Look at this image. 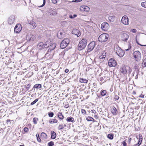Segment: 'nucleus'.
I'll list each match as a JSON object with an SVG mask.
<instances>
[{
  "label": "nucleus",
  "mask_w": 146,
  "mask_h": 146,
  "mask_svg": "<svg viewBox=\"0 0 146 146\" xmlns=\"http://www.w3.org/2000/svg\"><path fill=\"white\" fill-rule=\"evenodd\" d=\"M16 19V17L15 16L12 15L10 16L8 18L7 22L9 24L11 25L15 22Z\"/></svg>",
  "instance_id": "nucleus-7"
},
{
  "label": "nucleus",
  "mask_w": 146,
  "mask_h": 146,
  "mask_svg": "<svg viewBox=\"0 0 146 146\" xmlns=\"http://www.w3.org/2000/svg\"><path fill=\"white\" fill-rule=\"evenodd\" d=\"M123 146H127V143L125 141H123L122 142Z\"/></svg>",
  "instance_id": "nucleus-51"
},
{
  "label": "nucleus",
  "mask_w": 146,
  "mask_h": 146,
  "mask_svg": "<svg viewBox=\"0 0 146 146\" xmlns=\"http://www.w3.org/2000/svg\"><path fill=\"white\" fill-rule=\"evenodd\" d=\"M81 113L82 114L84 115L86 114V111L85 110L82 109L81 110Z\"/></svg>",
  "instance_id": "nucleus-43"
},
{
  "label": "nucleus",
  "mask_w": 146,
  "mask_h": 146,
  "mask_svg": "<svg viewBox=\"0 0 146 146\" xmlns=\"http://www.w3.org/2000/svg\"><path fill=\"white\" fill-rule=\"evenodd\" d=\"M92 113H96V111L95 110H91Z\"/></svg>",
  "instance_id": "nucleus-54"
},
{
  "label": "nucleus",
  "mask_w": 146,
  "mask_h": 146,
  "mask_svg": "<svg viewBox=\"0 0 146 146\" xmlns=\"http://www.w3.org/2000/svg\"><path fill=\"white\" fill-rule=\"evenodd\" d=\"M120 71L123 74H126L127 72L129 74H130L131 70L129 66H124L121 68Z\"/></svg>",
  "instance_id": "nucleus-4"
},
{
  "label": "nucleus",
  "mask_w": 146,
  "mask_h": 146,
  "mask_svg": "<svg viewBox=\"0 0 146 146\" xmlns=\"http://www.w3.org/2000/svg\"><path fill=\"white\" fill-rule=\"evenodd\" d=\"M72 34L77 36V37H79L81 35V32L79 30L76 29H74L72 32Z\"/></svg>",
  "instance_id": "nucleus-15"
},
{
  "label": "nucleus",
  "mask_w": 146,
  "mask_h": 146,
  "mask_svg": "<svg viewBox=\"0 0 146 146\" xmlns=\"http://www.w3.org/2000/svg\"><path fill=\"white\" fill-rule=\"evenodd\" d=\"M57 14V12L56 11H53L52 12L51 15H55Z\"/></svg>",
  "instance_id": "nucleus-42"
},
{
  "label": "nucleus",
  "mask_w": 146,
  "mask_h": 146,
  "mask_svg": "<svg viewBox=\"0 0 146 146\" xmlns=\"http://www.w3.org/2000/svg\"><path fill=\"white\" fill-rule=\"evenodd\" d=\"M131 140V138H130L129 137V138H128V142L129 144L130 143Z\"/></svg>",
  "instance_id": "nucleus-53"
},
{
  "label": "nucleus",
  "mask_w": 146,
  "mask_h": 146,
  "mask_svg": "<svg viewBox=\"0 0 146 146\" xmlns=\"http://www.w3.org/2000/svg\"><path fill=\"white\" fill-rule=\"evenodd\" d=\"M69 43V40L68 38H66L63 40L61 42L60 47L61 48L64 49L65 48Z\"/></svg>",
  "instance_id": "nucleus-5"
},
{
  "label": "nucleus",
  "mask_w": 146,
  "mask_h": 146,
  "mask_svg": "<svg viewBox=\"0 0 146 146\" xmlns=\"http://www.w3.org/2000/svg\"><path fill=\"white\" fill-rule=\"evenodd\" d=\"M51 133V138L52 139H55L56 137V134L55 132L53 131H52Z\"/></svg>",
  "instance_id": "nucleus-24"
},
{
  "label": "nucleus",
  "mask_w": 146,
  "mask_h": 146,
  "mask_svg": "<svg viewBox=\"0 0 146 146\" xmlns=\"http://www.w3.org/2000/svg\"><path fill=\"white\" fill-rule=\"evenodd\" d=\"M132 74H133V76H134V74L136 75V76L135 78V79H137V75L138 74V73L137 72V71L134 72Z\"/></svg>",
  "instance_id": "nucleus-37"
},
{
  "label": "nucleus",
  "mask_w": 146,
  "mask_h": 146,
  "mask_svg": "<svg viewBox=\"0 0 146 146\" xmlns=\"http://www.w3.org/2000/svg\"><path fill=\"white\" fill-rule=\"evenodd\" d=\"M121 22L124 25H128L129 24V20L127 16L124 15L123 16L121 20Z\"/></svg>",
  "instance_id": "nucleus-10"
},
{
  "label": "nucleus",
  "mask_w": 146,
  "mask_h": 146,
  "mask_svg": "<svg viewBox=\"0 0 146 146\" xmlns=\"http://www.w3.org/2000/svg\"><path fill=\"white\" fill-rule=\"evenodd\" d=\"M116 52L117 54L121 57H122L125 53L124 51L118 46L116 48Z\"/></svg>",
  "instance_id": "nucleus-6"
},
{
  "label": "nucleus",
  "mask_w": 146,
  "mask_h": 146,
  "mask_svg": "<svg viewBox=\"0 0 146 146\" xmlns=\"http://www.w3.org/2000/svg\"><path fill=\"white\" fill-rule=\"evenodd\" d=\"M106 91L105 90H101V94L102 96H104L106 95Z\"/></svg>",
  "instance_id": "nucleus-29"
},
{
  "label": "nucleus",
  "mask_w": 146,
  "mask_h": 146,
  "mask_svg": "<svg viewBox=\"0 0 146 146\" xmlns=\"http://www.w3.org/2000/svg\"><path fill=\"white\" fill-rule=\"evenodd\" d=\"M38 98L36 99L33 102H32L31 103V105H33L34 104L38 101Z\"/></svg>",
  "instance_id": "nucleus-34"
},
{
  "label": "nucleus",
  "mask_w": 146,
  "mask_h": 146,
  "mask_svg": "<svg viewBox=\"0 0 146 146\" xmlns=\"http://www.w3.org/2000/svg\"><path fill=\"white\" fill-rule=\"evenodd\" d=\"M106 52H105V51H104V52H103L102 53V55L105 57H106Z\"/></svg>",
  "instance_id": "nucleus-55"
},
{
  "label": "nucleus",
  "mask_w": 146,
  "mask_h": 146,
  "mask_svg": "<svg viewBox=\"0 0 146 146\" xmlns=\"http://www.w3.org/2000/svg\"><path fill=\"white\" fill-rule=\"evenodd\" d=\"M68 105H66L65 106H64V107L65 108H68Z\"/></svg>",
  "instance_id": "nucleus-61"
},
{
  "label": "nucleus",
  "mask_w": 146,
  "mask_h": 146,
  "mask_svg": "<svg viewBox=\"0 0 146 146\" xmlns=\"http://www.w3.org/2000/svg\"><path fill=\"white\" fill-rule=\"evenodd\" d=\"M133 57L136 61V62L135 63V65L134 66V67L135 69H138V66L139 65L138 62L139 61L141 58V53L138 51H135L133 53Z\"/></svg>",
  "instance_id": "nucleus-1"
},
{
  "label": "nucleus",
  "mask_w": 146,
  "mask_h": 146,
  "mask_svg": "<svg viewBox=\"0 0 146 146\" xmlns=\"http://www.w3.org/2000/svg\"><path fill=\"white\" fill-rule=\"evenodd\" d=\"M54 145V142L52 141H50L48 144V146H53Z\"/></svg>",
  "instance_id": "nucleus-38"
},
{
  "label": "nucleus",
  "mask_w": 146,
  "mask_h": 146,
  "mask_svg": "<svg viewBox=\"0 0 146 146\" xmlns=\"http://www.w3.org/2000/svg\"><path fill=\"white\" fill-rule=\"evenodd\" d=\"M47 46H48V47H49V49L48 51V53L46 54V55L48 54V53L49 54L50 52L55 48L56 47V44L55 43H53L50 45V46L48 45Z\"/></svg>",
  "instance_id": "nucleus-16"
},
{
  "label": "nucleus",
  "mask_w": 146,
  "mask_h": 146,
  "mask_svg": "<svg viewBox=\"0 0 146 146\" xmlns=\"http://www.w3.org/2000/svg\"><path fill=\"white\" fill-rule=\"evenodd\" d=\"M54 113L53 112L49 113L48 114L49 116L50 117H52L54 115Z\"/></svg>",
  "instance_id": "nucleus-40"
},
{
  "label": "nucleus",
  "mask_w": 146,
  "mask_h": 146,
  "mask_svg": "<svg viewBox=\"0 0 146 146\" xmlns=\"http://www.w3.org/2000/svg\"><path fill=\"white\" fill-rule=\"evenodd\" d=\"M58 122L57 120L56 119H52L51 120L49 121V122L50 123H57Z\"/></svg>",
  "instance_id": "nucleus-28"
},
{
  "label": "nucleus",
  "mask_w": 146,
  "mask_h": 146,
  "mask_svg": "<svg viewBox=\"0 0 146 146\" xmlns=\"http://www.w3.org/2000/svg\"><path fill=\"white\" fill-rule=\"evenodd\" d=\"M131 31L133 33H135L137 32V30L135 29H133L131 30Z\"/></svg>",
  "instance_id": "nucleus-52"
},
{
  "label": "nucleus",
  "mask_w": 146,
  "mask_h": 146,
  "mask_svg": "<svg viewBox=\"0 0 146 146\" xmlns=\"http://www.w3.org/2000/svg\"><path fill=\"white\" fill-rule=\"evenodd\" d=\"M11 121V120L10 119H7L6 121L7 123L8 122H10Z\"/></svg>",
  "instance_id": "nucleus-63"
},
{
  "label": "nucleus",
  "mask_w": 146,
  "mask_h": 146,
  "mask_svg": "<svg viewBox=\"0 0 146 146\" xmlns=\"http://www.w3.org/2000/svg\"><path fill=\"white\" fill-rule=\"evenodd\" d=\"M37 119L36 118H34L33 119V122L34 124H36L37 123Z\"/></svg>",
  "instance_id": "nucleus-45"
},
{
  "label": "nucleus",
  "mask_w": 146,
  "mask_h": 146,
  "mask_svg": "<svg viewBox=\"0 0 146 146\" xmlns=\"http://www.w3.org/2000/svg\"><path fill=\"white\" fill-rule=\"evenodd\" d=\"M48 46L46 43L44 44L43 42H40L37 45V48L40 50H41L44 48L48 47Z\"/></svg>",
  "instance_id": "nucleus-8"
},
{
  "label": "nucleus",
  "mask_w": 146,
  "mask_h": 146,
  "mask_svg": "<svg viewBox=\"0 0 146 146\" xmlns=\"http://www.w3.org/2000/svg\"><path fill=\"white\" fill-rule=\"evenodd\" d=\"M142 66L143 67H146V58L144 60L143 62Z\"/></svg>",
  "instance_id": "nucleus-35"
},
{
  "label": "nucleus",
  "mask_w": 146,
  "mask_h": 146,
  "mask_svg": "<svg viewBox=\"0 0 146 146\" xmlns=\"http://www.w3.org/2000/svg\"><path fill=\"white\" fill-rule=\"evenodd\" d=\"M28 23L31 25L33 29L35 28L36 27V23L33 20L28 21Z\"/></svg>",
  "instance_id": "nucleus-18"
},
{
  "label": "nucleus",
  "mask_w": 146,
  "mask_h": 146,
  "mask_svg": "<svg viewBox=\"0 0 146 146\" xmlns=\"http://www.w3.org/2000/svg\"><path fill=\"white\" fill-rule=\"evenodd\" d=\"M52 2L54 4H55L57 2L58 0H51Z\"/></svg>",
  "instance_id": "nucleus-50"
},
{
  "label": "nucleus",
  "mask_w": 146,
  "mask_h": 146,
  "mask_svg": "<svg viewBox=\"0 0 146 146\" xmlns=\"http://www.w3.org/2000/svg\"><path fill=\"white\" fill-rule=\"evenodd\" d=\"M42 87V86L41 84H35L33 88V89L35 91V89L36 88L37 89H38Z\"/></svg>",
  "instance_id": "nucleus-19"
},
{
  "label": "nucleus",
  "mask_w": 146,
  "mask_h": 146,
  "mask_svg": "<svg viewBox=\"0 0 146 146\" xmlns=\"http://www.w3.org/2000/svg\"><path fill=\"white\" fill-rule=\"evenodd\" d=\"M68 71L69 70L68 69H66L65 70V72L66 73H68Z\"/></svg>",
  "instance_id": "nucleus-59"
},
{
  "label": "nucleus",
  "mask_w": 146,
  "mask_h": 146,
  "mask_svg": "<svg viewBox=\"0 0 146 146\" xmlns=\"http://www.w3.org/2000/svg\"><path fill=\"white\" fill-rule=\"evenodd\" d=\"M106 57L102 55L100 56V58L101 60V61H103V59H104Z\"/></svg>",
  "instance_id": "nucleus-44"
},
{
  "label": "nucleus",
  "mask_w": 146,
  "mask_h": 146,
  "mask_svg": "<svg viewBox=\"0 0 146 146\" xmlns=\"http://www.w3.org/2000/svg\"><path fill=\"white\" fill-rule=\"evenodd\" d=\"M109 35L107 33L101 34L98 38V41L101 42L106 41L109 37Z\"/></svg>",
  "instance_id": "nucleus-3"
},
{
  "label": "nucleus",
  "mask_w": 146,
  "mask_h": 146,
  "mask_svg": "<svg viewBox=\"0 0 146 146\" xmlns=\"http://www.w3.org/2000/svg\"><path fill=\"white\" fill-rule=\"evenodd\" d=\"M101 28L102 30L105 31H107L109 28V25L107 22H104L101 25Z\"/></svg>",
  "instance_id": "nucleus-11"
},
{
  "label": "nucleus",
  "mask_w": 146,
  "mask_h": 146,
  "mask_svg": "<svg viewBox=\"0 0 146 146\" xmlns=\"http://www.w3.org/2000/svg\"><path fill=\"white\" fill-rule=\"evenodd\" d=\"M26 39L27 40H31V36H29V35L27 36H26Z\"/></svg>",
  "instance_id": "nucleus-48"
},
{
  "label": "nucleus",
  "mask_w": 146,
  "mask_h": 146,
  "mask_svg": "<svg viewBox=\"0 0 146 146\" xmlns=\"http://www.w3.org/2000/svg\"><path fill=\"white\" fill-rule=\"evenodd\" d=\"M31 85L30 84H28L26 87V89H27V90H29V89L30 87H31Z\"/></svg>",
  "instance_id": "nucleus-46"
},
{
  "label": "nucleus",
  "mask_w": 146,
  "mask_h": 146,
  "mask_svg": "<svg viewBox=\"0 0 146 146\" xmlns=\"http://www.w3.org/2000/svg\"><path fill=\"white\" fill-rule=\"evenodd\" d=\"M74 2H78L81 1L82 0H74Z\"/></svg>",
  "instance_id": "nucleus-57"
},
{
  "label": "nucleus",
  "mask_w": 146,
  "mask_h": 146,
  "mask_svg": "<svg viewBox=\"0 0 146 146\" xmlns=\"http://www.w3.org/2000/svg\"><path fill=\"white\" fill-rule=\"evenodd\" d=\"M36 136L37 141L39 142H40L41 141V139L39 137V134L38 133L36 134Z\"/></svg>",
  "instance_id": "nucleus-33"
},
{
  "label": "nucleus",
  "mask_w": 146,
  "mask_h": 146,
  "mask_svg": "<svg viewBox=\"0 0 146 146\" xmlns=\"http://www.w3.org/2000/svg\"><path fill=\"white\" fill-rule=\"evenodd\" d=\"M73 18H74L77 17V15L76 14H74L73 15Z\"/></svg>",
  "instance_id": "nucleus-62"
},
{
  "label": "nucleus",
  "mask_w": 146,
  "mask_h": 146,
  "mask_svg": "<svg viewBox=\"0 0 146 146\" xmlns=\"http://www.w3.org/2000/svg\"><path fill=\"white\" fill-rule=\"evenodd\" d=\"M117 64L116 61L113 58L110 59L109 61L108 65L110 67L115 66Z\"/></svg>",
  "instance_id": "nucleus-12"
},
{
  "label": "nucleus",
  "mask_w": 146,
  "mask_h": 146,
  "mask_svg": "<svg viewBox=\"0 0 146 146\" xmlns=\"http://www.w3.org/2000/svg\"><path fill=\"white\" fill-rule=\"evenodd\" d=\"M115 17L113 16H110L108 17V19L110 21L113 22L114 20Z\"/></svg>",
  "instance_id": "nucleus-31"
},
{
  "label": "nucleus",
  "mask_w": 146,
  "mask_h": 146,
  "mask_svg": "<svg viewBox=\"0 0 146 146\" xmlns=\"http://www.w3.org/2000/svg\"><path fill=\"white\" fill-rule=\"evenodd\" d=\"M69 17L72 19L73 18V16L71 15H70L69 16Z\"/></svg>",
  "instance_id": "nucleus-60"
},
{
  "label": "nucleus",
  "mask_w": 146,
  "mask_h": 146,
  "mask_svg": "<svg viewBox=\"0 0 146 146\" xmlns=\"http://www.w3.org/2000/svg\"><path fill=\"white\" fill-rule=\"evenodd\" d=\"M122 40L123 41H126L129 38V35L126 33L122 34L121 35Z\"/></svg>",
  "instance_id": "nucleus-17"
},
{
  "label": "nucleus",
  "mask_w": 146,
  "mask_h": 146,
  "mask_svg": "<svg viewBox=\"0 0 146 146\" xmlns=\"http://www.w3.org/2000/svg\"><path fill=\"white\" fill-rule=\"evenodd\" d=\"M95 46V42L94 41H92L90 42L88 46V51L90 52L94 48Z\"/></svg>",
  "instance_id": "nucleus-9"
},
{
  "label": "nucleus",
  "mask_w": 146,
  "mask_h": 146,
  "mask_svg": "<svg viewBox=\"0 0 146 146\" xmlns=\"http://www.w3.org/2000/svg\"><path fill=\"white\" fill-rule=\"evenodd\" d=\"M117 110L115 107H113V109L111 110V112L114 115H116V112Z\"/></svg>",
  "instance_id": "nucleus-23"
},
{
  "label": "nucleus",
  "mask_w": 146,
  "mask_h": 146,
  "mask_svg": "<svg viewBox=\"0 0 146 146\" xmlns=\"http://www.w3.org/2000/svg\"><path fill=\"white\" fill-rule=\"evenodd\" d=\"M144 95L142 94H141L139 96V97L141 98H143L144 97Z\"/></svg>",
  "instance_id": "nucleus-58"
},
{
  "label": "nucleus",
  "mask_w": 146,
  "mask_h": 146,
  "mask_svg": "<svg viewBox=\"0 0 146 146\" xmlns=\"http://www.w3.org/2000/svg\"><path fill=\"white\" fill-rule=\"evenodd\" d=\"M58 116L59 119L60 120H62L64 118V116L62 114V113L61 112H59L58 114Z\"/></svg>",
  "instance_id": "nucleus-25"
},
{
  "label": "nucleus",
  "mask_w": 146,
  "mask_h": 146,
  "mask_svg": "<svg viewBox=\"0 0 146 146\" xmlns=\"http://www.w3.org/2000/svg\"><path fill=\"white\" fill-rule=\"evenodd\" d=\"M79 82L81 83H86L88 82V80H87L86 79L80 78L79 79Z\"/></svg>",
  "instance_id": "nucleus-22"
},
{
  "label": "nucleus",
  "mask_w": 146,
  "mask_h": 146,
  "mask_svg": "<svg viewBox=\"0 0 146 146\" xmlns=\"http://www.w3.org/2000/svg\"><path fill=\"white\" fill-rule=\"evenodd\" d=\"M141 4L143 7L146 8V1L142 2Z\"/></svg>",
  "instance_id": "nucleus-36"
},
{
  "label": "nucleus",
  "mask_w": 146,
  "mask_h": 146,
  "mask_svg": "<svg viewBox=\"0 0 146 146\" xmlns=\"http://www.w3.org/2000/svg\"><path fill=\"white\" fill-rule=\"evenodd\" d=\"M107 137L110 139H112L113 138V135L111 134H109L108 135Z\"/></svg>",
  "instance_id": "nucleus-30"
},
{
  "label": "nucleus",
  "mask_w": 146,
  "mask_h": 146,
  "mask_svg": "<svg viewBox=\"0 0 146 146\" xmlns=\"http://www.w3.org/2000/svg\"><path fill=\"white\" fill-rule=\"evenodd\" d=\"M64 128V127L62 124L59 125L58 127V129L59 130H61L62 129H63Z\"/></svg>",
  "instance_id": "nucleus-39"
},
{
  "label": "nucleus",
  "mask_w": 146,
  "mask_h": 146,
  "mask_svg": "<svg viewBox=\"0 0 146 146\" xmlns=\"http://www.w3.org/2000/svg\"><path fill=\"white\" fill-rule=\"evenodd\" d=\"M133 94H135V92H133Z\"/></svg>",
  "instance_id": "nucleus-64"
},
{
  "label": "nucleus",
  "mask_w": 146,
  "mask_h": 146,
  "mask_svg": "<svg viewBox=\"0 0 146 146\" xmlns=\"http://www.w3.org/2000/svg\"><path fill=\"white\" fill-rule=\"evenodd\" d=\"M87 44V40L85 38L82 39L79 42L78 47V50H81L86 46Z\"/></svg>",
  "instance_id": "nucleus-2"
},
{
  "label": "nucleus",
  "mask_w": 146,
  "mask_h": 146,
  "mask_svg": "<svg viewBox=\"0 0 146 146\" xmlns=\"http://www.w3.org/2000/svg\"><path fill=\"white\" fill-rule=\"evenodd\" d=\"M22 27L21 25L20 24H18L15 26L14 28V31L17 33H19L21 30Z\"/></svg>",
  "instance_id": "nucleus-14"
},
{
  "label": "nucleus",
  "mask_w": 146,
  "mask_h": 146,
  "mask_svg": "<svg viewBox=\"0 0 146 146\" xmlns=\"http://www.w3.org/2000/svg\"><path fill=\"white\" fill-rule=\"evenodd\" d=\"M86 119L88 121H94V118L91 117H86Z\"/></svg>",
  "instance_id": "nucleus-27"
},
{
  "label": "nucleus",
  "mask_w": 146,
  "mask_h": 146,
  "mask_svg": "<svg viewBox=\"0 0 146 146\" xmlns=\"http://www.w3.org/2000/svg\"><path fill=\"white\" fill-rule=\"evenodd\" d=\"M40 136L41 137H42L43 138H44L46 137L47 135L45 133L42 132Z\"/></svg>",
  "instance_id": "nucleus-32"
},
{
  "label": "nucleus",
  "mask_w": 146,
  "mask_h": 146,
  "mask_svg": "<svg viewBox=\"0 0 146 146\" xmlns=\"http://www.w3.org/2000/svg\"><path fill=\"white\" fill-rule=\"evenodd\" d=\"M81 8L83 9V10L86 12L90 10L89 7L86 6H82L81 7Z\"/></svg>",
  "instance_id": "nucleus-20"
},
{
  "label": "nucleus",
  "mask_w": 146,
  "mask_h": 146,
  "mask_svg": "<svg viewBox=\"0 0 146 146\" xmlns=\"http://www.w3.org/2000/svg\"><path fill=\"white\" fill-rule=\"evenodd\" d=\"M131 44L129 43L128 45V48L127 49H125V51H128L130 49H131Z\"/></svg>",
  "instance_id": "nucleus-41"
},
{
  "label": "nucleus",
  "mask_w": 146,
  "mask_h": 146,
  "mask_svg": "<svg viewBox=\"0 0 146 146\" xmlns=\"http://www.w3.org/2000/svg\"><path fill=\"white\" fill-rule=\"evenodd\" d=\"M64 33L60 32L59 33H58L57 34V36L59 38H62L64 36Z\"/></svg>",
  "instance_id": "nucleus-26"
},
{
  "label": "nucleus",
  "mask_w": 146,
  "mask_h": 146,
  "mask_svg": "<svg viewBox=\"0 0 146 146\" xmlns=\"http://www.w3.org/2000/svg\"><path fill=\"white\" fill-rule=\"evenodd\" d=\"M45 3H46L45 0H43V4L42 5L41 7H43V6H44L45 5Z\"/></svg>",
  "instance_id": "nucleus-56"
},
{
  "label": "nucleus",
  "mask_w": 146,
  "mask_h": 146,
  "mask_svg": "<svg viewBox=\"0 0 146 146\" xmlns=\"http://www.w3.org/2000/svg\"><path fill=\"white\" fill-rule=\"evenodd\" d=\"M66 120L68 122H74V119L73 117L71 116H70L67 117Z\"/></svg>",
  "instance_id": "nucleus-21"
},
{
  "label": "nucleus",
  "mask_w": 146,
  "mask_h": 146,
  "mask_svg": "<svg viewBox=\"0 0 146 146\" xmlns=\"http://www.w3.org/2000/svg\"><path fill=\"white\" fill-rule=\"evenodd\" d=\"M114 98L115 100H118L119 99V96L117 95H115Z\"/></svg>",
  "instance_id": "nucleus-49"
},
{
  "label": "nucleus",
  "mask_w": 146,
  "mask_h": 146,
  "mask_svg": "<svg viewBox=\"0 0 146 146\" xmlns=\"http://www.w3.org/2000/svg\"><path fill=\"white\" fill-rule=\"evenodd\" d=\"M136 138L139 139L138 142L137 144H135L134 146H139V145L141 144L142 140L143 137L141 134H139V135L136 136Z\"/></svg>",
  "instance_id": "nucleus-13"
},
{
  "label": "nucleus",
  "mask_w": 146,
  "mask_h": 146,
  "mask_svg": "<svg viewBox=\"0 0 146 146\" xmlns=\"http://www.w3.org/2000/svg\"><path fill=\"white\" fill-rule=\"evenodd\" d=\"M24 131L26 132H28L29 131V129L27 127H25L24 129Z\"/></svg>",
  "instance_id": "nucleus-47"
}]
</instances>
